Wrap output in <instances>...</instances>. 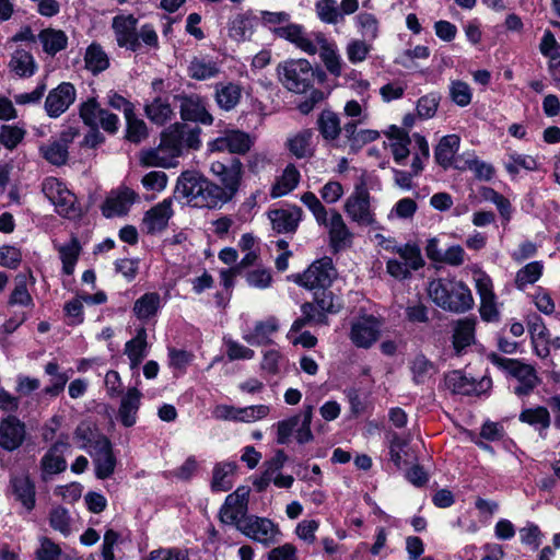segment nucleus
Returning <instances> with one entry per match:
<instances>
[{
	"label": "nucleus",
	"instance_id": "obj_25",
	"mask_svg": "<svg viewBox=\"0 0 560 560\" xmlns=\"http://www.w3.org/2000/svg\"><path fill=\"white\" fill-rule=\"evenodd\" d=\"M90 456L95 466V475L98 479L109 478L116 467V458L109 440H101L96 448L90 450Z\"/></svg>",
	"mask_w": 560,
	"mask_h": 560
},
{
	"label": "nucleus",
	"instance_id": "obj_1",
	"mask_svg": "<svg viewBox=\"0 0 560 560\" xmlns=\"http://www.w3.org/2000/svg\"><path fill=\"white\" fill-rule=\"evenodd\" d=\"M200 133L197 126L176 122L162 132L158 148L141 152L140 161L145 166L173 167L185 149L200 148Z\"/></svg>",
	"mask_w": 560,
	"mask_h": 560
},
{
	"label": "nucleus",
	"instance_id": "obj_24",
	"mask_svg": "<svg viewBox=\"0 0 560 560\" xmlns=\"http://www.w3.org/2000/svg\"><path fill=\"white\" fill-rule=\"evenodd\" d=\"M172 215V200L164 199L145 212L142 220L143 230L149 234L162 232L167 226Z\"/></svg>",
	"mask_w": 560,
	"mask_h": 560
},
{
	"label": "nucleus",
	"instance_id": "obj_13",
	"mask_svg": "<svg viewBox=\"0 0 560 560\" xmlns=\"http://www.w3.org/2000/svg\"><path fill=\"white\" fill-rule=\"evenodd\" d=\"M476 289L480 296V316L486 322H495L499 319L500 313L498 310L495 294L493 292V284L491 278L482 272H475L474 276Z\"/></svg>",
	"mask_w": 560,
	"mask_h": 560
},
{
	"label": "nucleus",
	"instance_id": "obj_41",
	"mask_svg": "<svg viewBox=\"0 0 560 560\" xmlns=\"http://www.w3.org/2000/svg\"><path fill=\"white\" fill-rule=\"evenodd\" d=\"M38 40L43 50L50 56H55L63 50L68 44V37L65 32L55 28H45L38 34Z\"/></svg>",
	"mask_w": 560,
	"mask_h": 560
},
{
	"label": "nucleus",
	"instance_id": "obj_63",
	"mask_svg": "<svg viewBox=\"0 0 560 560\" xmlns=\"http://www.w3.org/2000/svg\"><path fill=\"white\" fill-rule=\"evenodd\" d=\"M370 40L362 39H352L347 44L346 54L348 60L351 63H359L366 59L369 52L372 49Z\"/></svg>",
	"mask_w": 560,
	"mask_h": 560
},
{
	"label": "nucleus",
	"instance_id": "obj_39",
	"mask_svg": "<svg viewBox=\"0 0 560 560\" xmlns=\"http://www.w3.org/2000/svg\"><path fill=\"white\" fill-rule=\"evenodd\" d=\"M243 177V165L240 160L234 159L229 164L226 171L218 177L221 182L222 190H224L228 197L232 200L238 191L241 180Z\"/></svg>",
	"mask_w": 560,
	"mask_h": 560
},
{
	"label": "nucleus",
	"instance_id": "obj_23",
	"mask_svg": "<svg viewBox=\"0 0 560 560\" xmlns=\"http://www.w3.org/2000/svg\"><path fill=\"white\" fill-rule=\"evenodd\" d=\"M378 330V323L374 317H361L353 322L350 339L359 348H370L377 340Z\"/></svg>",
	"mask_w": 560,
	"mask_h": 560
},
{
	"label": "nucleus",
	"instance_id": "obj_8",
	"mask_svg": "<svg viewBox=\"0 0 560 560\" xmlns=\"http://www.w3.org/2000/svg\"><path fill=\"white\" fill-rule=\"evenodd\" d=\"M237 530L245 537L261 544L265 548H269L279 542L282 536L278 524L270 518L253 514L241 521Z\"/></svg>",
	"mask_w": 560,
	"mask_h": 560
},
{
	"label": "nucleus",
	"instance_id": "obj_19",
	"mask_svg": "<svg viewBox=\"0 0 560 560\" xmlns=\"http://www.w3.org/2000/svg\"><path fill=\"white\" fill-rule=\"evenodd\" d=\"M26 436L25 424L14 416H8L0 421V447L12 452L18 450Z\"/></svg>",
	"mask_w": 560,
	"mask_h": 560
},
{
	"label": "nucleus",
	"instance_id": "obj_10",
	"mask_svg": "<svg viewBox=\"0 0 560 560\" xmlns=\"http://www.w3.org/2000/svg\"><path fill=\"white\" fill-rule=\"evenodd\" d=\"M42 191L60 215L71 219L79 214L75 207V196L58 178H45L42 184Z\"/></svg>",
	"mask_w": 560,
	"mask_h": 560
},
{
	"label": "nucleus",
	"instance_id": "obj_48",
	"mask_svg": "<svg viewBox=\"0 0 560 560\" xmlns=\"http://www.w3.org/2000/svg\"><path fill=\"white\" fill-rule=\"evenodd\" d=\"M410 371L415 384L427 383L435 374V366L425 355L417 354L410 361Z\"/></svg>",
	"mask_w": 560,
	"mask_h": 560
},
{
	"label": "nucleus",
	"instance_id": "obj_14",
	"mask_svg": "<svg viewBox=\"0 0 560 560\" xmlns=\"http://www.w3.org/2000/svg\"><path fill=\"white\" fill-rule=\"evenodd\" d=\"M318 225L327 230L329 245L335 252L343 249L351 244L353 234L347 226L342 215L336 209H329L328 215L325 217L324 222H319Z\"/></svg>",
	"mask_w": 560,
	"mask_h": 560
},
{
	"label": "nucleus",
	"instance_id": "obj_37",
	"mask_svg": "<svg viewBox=\"0 0 560 560\" xmlns=\"http://www.w3.org/2000/svg\"><path fill=\"white\" fill-rule=\"evenodd\" d=\"M43 159L52 165H63L68 160V143L65 139L49 140L38 148Z\"/></svg>",
	"mask_w": 560,
	"mask_h": 560
},
{
	"label": "nucleus",
	"instance_id": "obj_22",
	"mask_svg": "<svg viewBox=\"0 0 560 560\" xmlns=\"http://www.w3.org/2000/svg\"><path fill=\"white\" fill-rule=\"evenodd\" d=\"M9 492L26 511L31 512L35 508V485L27 474L11 476Z\"/></svg>",
	"mask_w": 560,
	"mask_h": 560
},
{
	"label": "nucleus",
	"instance_id": "obj_46",
	"mask_svg": "<svg viewBox=\"0 0 560 560\" xmlns=\"http://www.w3.org/2000/svg\"><path fill=\"white\" fill-rule=\"evenodd\" d=\"M300 177L301 175L298 168L292 164L288 165L280 178L272 186L270 192L271 197L279 198L292 191L298 186Z\"/></svg>",
	"mask_w": 560,
	"mask_h": 560
},
{
	"label": "nucleus",
	"instance_id": "obj_28",
	"mask_svg": "<svg viewBox=\"0 0 560 560\" xmlns=\"http://www.w3.org/2000/svg\"><path fill=\"white\" fill-rule=\"evenodd\" d=\"M141 396V393L136 387L129 388L122 396L118 409V419L124 427L130 428L136 424Z\"/></svg>",
	"mask_w": 560,
	"mask_h": 560
},
{
	"label": "nucleus",
	"instance_id": "obj_45",
	"mask_svg": "<svg viewBox=\"0 0 560 560\" xmlns=\"http://www.w3.org/2000/svg\"><path fill=\"white\" fill-rule=\"evenodd\" d=\"M56 248L62 262V272L68 276L72 275L81 252L80 242L75 236H72L67 244L59 245Z\"/></svg>",
	"mask_w": 560,
	"mask_h": 560
},
{
	"label": "nucleus",
	"instance_id": "obj_40",
	"mask_svg": "<svg viewBox=\"0 0 560 560\" xmlns=\"http://www.w3.org/2000/svg\"><path fill=\"white\" fill-rule=\"evenodd\" d=\"M147 330L140 328L137 330L136 337L129 340L125 346V353L130 361V368L137 369L142 360L147 357Z\"/></svg>",
	"mask_w": 560,
	"mask_h": 560
},
{
	"label": "nucleus",
	"instance_id": "obj_29",
	"mask_svg": "<svg viewBox=\"0 0 560 560\" xmlns=\"http://www.w3.org/2000/svg\"><path fill=\"white\" fill-rule=\"evenodd\" d=\"M67 447V441L59 440L46 452L40 460L44 475H55L66 470L67 462L63 458V452Z\"/></svg>",
	"mask_w": 560,
	"mask_h": 560
},
{
	"label": "nucleus",
	"instance_id": "obj_3",
	"mask_svg": "<svg viewBox=\"0 0 560 560\" xmlns=\"http://www.w3.org/2000/svg\"><path fill=\"white\" fill-rule=\"evenodd\" d=\"M428 295L436 306L452 313H465L474 306L470 289L456 278L432 279L428 284Z\"/></svg>",
	"mask_w": 560,
	"mask_h": 560
},
{
	"label": "nucleus",
	"instance_id": "obj_57",
	"mask_svg": "<svg viewBox=\"0 0 560 560\" xmlns=\"http://www.w3.org/2000/svg\"><path fill=\"white\" fill-rule=\"evenodd\" d=\"M315 12L317 18L326 24H338L342 21V13L335 0H317Z\"/></svg>",
	"mask_w": 560,
	"mask_h": 560
},
{
	"label": "nucleus",
	"instance_id": "obj_50",
	"mask_svg": "<svg viewBox=\"0 0 560 560\" xmlns=\"http://www.w3.org/2000/svg\"><path fill=\"white\" fill-rule=\"evenodd\" d=\"M236 470L235 463H220L213 468L212 488L217 491H229L232 486V476Z\"/></svg>",
	"mask_w": 560,
	"mask_h": 560
},
{
	"label": "nucleus",
	"instance_id": "obj_18",
	"mask_svg": "<svg viewBox=\"0 0 560 560\" xmlns=\"http://www.w3.org/2000/svg\"><path fill=\"white\" fill-rule=\"evenodd\" d=\"M75 100V89L69 82H62L51 90L45 101V109L49 117H59Z\"/></svg>",
	"mask_w": 560,
	"mask_h": 560
},
{
	"label": "nucleus",
	"instance_id": "obj_35",
	"mask_svg": "<svg viewBox=\"0 0 560 560\" xmlns=\"http://www.w3.org/2000/svg\"><path fill=\"white\" fill-rule=\"evenodd\" d=\"M313 131L310 129L301 130L287 140V148L296 159L311 158L314 153Z\"/></svg>",
	"mask_w": 560,
	"mask_h": 560
},
{
	"label": "nucleus",
	"instance_id": "obj_17",
	"mask_svg": "<svg viewBox=\"0 0 560 560\" xmlns=\"http://www.w3.org/2000/svg\"><path fill=\"white\" fill-rule=\"evenodd\" d=\"M303 211L296 206L269 210L267 217L278 234H293L302 220Z\"/></svg>",
	"mask_w": 560,
	"mask_h": 560
},
{
	"label": "nucleus",
	"instance_id": "obj_54",
	"mask_svg": "<svg viewBox=\"0 0 560 560\" xmlns=\"http://www.w3.org/2000/svg\"><path fill=\"white\" fill-rule=\"evenodd\" d=\"M254 18L246 14H238L232 20L229 28V34L235 40H246L252 37L254 33Z\"/></svg>",
	"mask_w": 560,
	"mask_h": 560
},
{
	"label": "nucleus",
	"instance_id": "obj_7",
	"mask_svg": "<svg viewBox=\"0 0 560 560\" xmlns=\"http://www.w3.org/2000/svg\"><path fill=\"white\" fill-rule=\"evenodd\" d=\"M491 362L506 371L514 377L518 385L514 387V394L517 396H526L533 392L538 384V377L535 369L515 359L500 357L495 353L489 355Z\"/></svg>",
	"mask_w": 560,
	"mask_h": 560
},
{
	"label": "nucleus",
	"instance_id": "obj_5",
	"mask_svg": "<svg viewBox=\"0 0 560 560\" xmlns=\"http://www.w3.org/2000/svg\"><path fill=\"white\" fill-rule=\"evenodd\" d=\"M395 254L399 259H387L386 271L399 281L410 278L413 271L421 269L425 264L421 249L416 243L400 244Z\"/></svg>",
	"mask_w": 560,
	"mask_h": 560
},
{
	"label": "nucleus",
	"instance_id": "obj_30",
	"mask_svg": "<svg viewBox=\"0 0 560 560\" xmlns=\"http://www.w3.org/2000/svg\"><path fill=\"white\" fill-rule=\"evenodd\" d=\"M163 299L158 292H147L136 300L132 312L140 320H150L163 307Z\"/></svg>",
	"mask_w": 560,
	"mask_h": 560
},
{
	"label": "nucleus",
	"instance_id": "obj_11",
	"mask_svg": "<svg viewBox=\"0 0 560 560\" xmlns=\"http://www.w3.org/2000/svg\"><path fill=\"white\" fill-rule=\"evenodd\" d=\"M80 117L84 124L91 128L101 127L104 131L112 135L116 133L118 130V116L101 107L100 103L94 97L88 98L81 104Z\"/></svg>",
	"mask_w": 560,
	"mask_h": 560
},
{
	"label": "nucleus",
	"instance_id": "obj_36",
	"mask_svg": "<svg viewBox=\"0 0 560 560\" xmlns=\"http://www.w3.org/2000/svg\"><path fill=\"white\" fill-rule=\"evenodd\" d=\"M101 440H108L100 433L94 424L88 421L81 422L74 431V441L78 446L90 453V450L96 448Z\"/></svg>",
	"mask_w": 560,
	"mask_h": 560
},
{
	"label": "nucleus",
	"instance_id": "obj_6",
	"mask_svg": "<svg viewBox=\"0 0 560 560\" xmlns=\"http://www.w3.org/2000/svg\"><path fill=\"white\" fill-rule=\"evenodd\" d=\"M371 200L369 189L361 183L354 186L353 191L346 199L343 211L351 222L361 226H372L376 224V215Z\"/></svg>",
	"mask_w": 560,
	"mask_h": 560
},
{
	"label": "nucleus",
	"instance_id": "obj_16",
	"mask_svg": "<svg viewBox=\"0 0 560 560\" xmlns=\"http://www.w3.org/2000/svg\"><path fill=\"white\" fill-rule=\"evenodd\" d=\"M138 20L132 14L116 15L112 21V28L115 34L117 45L136 51L140 47L137 33Z\"/></svg>",
	"mask_w": 560,
	"mask_h": 560
},
{
	"label": "nucleus",
	"instance_id": "obj_44",
	"mask_svg": "<svg viewBox=\"0 0 560 560\" xmlns=\"http://www.w3.org/2000/svg\"><path fill=\"white\" fill-rule=\"evenodd\" d=\"M44 370L51 377L50 384L44 388V393L56 397L63 392L70 377L67 372L60 371L59 364L56 361H49Z\"/></svg>",
	"mask_w": 560,
	"mask_h": 560
},
{
	"label": "nucleus",
	"instance_id": "obj_56",
	"mask_svg": "<svg viewBox=\"0 0 560 560\" xmlns=\"http://www.w3.org/2000/svg\"><path fill=\"white\" fill-rule=\"evenodd\" d=\"M317 124L320 135L326 140H336L341 132L340 119L330 110L323 112Z\"/></svg>",
	"mask_w": 560,
	"mask_h": 560
},
{
	"label": "nucleus",
	"instance_id": "obj_21",
	"mask_svg": "<svg viewBox=\"0 0 560 560\" xmlns=\"http://www.w3.org/2000/svg\"><path fill=\"white\" fill-rule=\"evenodd\" d=\"M446 387L454 394L459 395H478L485 386L491 385V380L483 377L479 383L468 377L462 371L455 370L445 376Z\"/></svg>",
	"mask_w": 560,
	"mask_h": 560
},
{
	"label": "nucleus",
	"instance_id": "obj_34",
	"mask_svg": "<svg viewBox=\"0 0 560 560\" xmlns=\"http://www.w3.org/2000/svg\"><path fill=\"white\" fill-rule=\"evenodd\" d=\"M242 97V88L237 83H218L215 84L214 100L218 106L223 110H232L240 103Z\"/></svg>",
	"mask_w": 560,
	"mask_h": 560
},
{
	"label": "nucleus",
	"instance_id": "obj_62",
	"mask_svg": "<svg viewBox=\"0 0 560 560\" xmlns=\"http://www.w3.org/2000/svg\"><path fill=\"white\" fill-rule=\"evenodd\" d=\"M9 305H22V306H31L33 305V299L28 293L26 287V277L19 275L15 278V287L10 294Z\"/></svg>",
	"mask_w": 560,
	"mask_h": 560
},
{
	"label": "nucleus",
	"instance_id": "obj_31",
	"mask_svg": "<svg viewBox=\"0 0 560 560\" xmlns=\"http://www.w3.org/2000/svg\"><path fill=\"white\" fill-rule=\"evenodd\" d=\"M136 199V194L124 189L110 195L103 205L102 211L106 218L126 214Z\"/></svg>",
	"mask_w": 560,
	"mask_h": 560
},
{
	"label": "nucleus",
	"instance_id": "obj_53",
	"mask_svg": "<svg viewBox=\"0 0 560 560\" xmlns=\"http://www.w3.org/2000/svg\"><path fill=\"white\" fill-rule=\"evenodd\" d=\"M145 114L152 122L164 125L171 120L173 109L167 101L156 97L150 104L145 105Z\"/></svg>",
	"mask_w": 560,
	"mask_h": 560
},
{
	"label": "nucleus",
	"instance_id": "obj_59",
	"mask_svg": "<svg viewBox=\"0 0 560 560\" xmlns=\"http://www.w3.org/2000/svg\"><path fill=\"white\" fill-rule=\"evenodd\" d=\"M314 302L325 315L338 313L342 307L341 300L336 296L328 288L316 290Z\"/></svg>",
	"mask_w": 560,
	"mask_h": 560
},
{
	"label": "nucleus",
	"instance_id": "obj_33",
	"mask_svg": "<svg viewBox=\"0 0 560 560\" xmlns=\"http://www.w3.org/2000/svg\"><path fill=\"white\" fill-rule=\"evenodd\" d=\"M476 320L463 318L456 322L453 330V347L457 355L475 342Z\"/></svg>",
	"mask_w": 560,
	"mask_h": 560
},
{
	"label": "nucleus",
	"instance_id": "obj_20",
	"mask_svg": "<svg viewBox=\"0 0 560 560\" xmlns=\"http://www.w3.org/2000/svg\"><path fill=\"white\" fill-rule=\"evenodd\" d=\"M252 141L247 133L240 130H228L222 136L209 142V150L212 152H224L243 154L250 149Z\"/></svg>",
	"mask_w": 560,
	"mask_h": 560
},
{
	"label": "nucleus",
	"instance_id": "obj_58",
	"mask_svg": "<svg viewBox=\"0 0 560 560\" xmlns=\"http://www.w3.org/2000/svg\"><path fill=\"white\" fill-rule=\"evenodd\" d=\"M505 170L510 175H516L521 170L536 171L538 168L537 160L527 154L511 153L504 163Z\"/></svg>",
	"mask_w": 560,
	"mask_h": 560
},
{
	"label": "nucleus",
	"instance_id": "obj_32",
	"mask_svg": "<svg viewBox=\"0 0 560 560\" xmlns=\"http://www.w3.org/2000/svg\"><path fill=\"white\" fill-rule=\"evenodd\" d=\"M231 199L221 186L214 184L205 177L202 191L196 199V207L200 208H220Z\"/></svg>",
	"mask_w": 560,
	"mask_h": 560
},
{
	"label": "nucleus",
	"instance_id": "obj_15",
	"mask_svg": "<svg viewBox=\"0 0 560 560\" xmlns=\"http://www.w3.org/2000/svg\"><path fill=\"white\" fill-rule=\"evenodd\" d=\"M179 113L183 120L200 122L210 126L213 122L212 115L207 109V103L198 94L179 95Z\"/></svg>",
	"mask_w": 560,
	"mask_h": 560
},
{
	"label": "nucleus",
	"instance_id": "obj_4",
	"mask_svg": "<svg viewBox=\"0 0 560 560\" xmlns=\"http://www.w3.org/2000/svg\"><path fill=\"white\" fill-rule=\"evenodd\" d=\"M277 74L282 85L294 93L302 94L308 91L316 75L325 78L323 71H316L306 59H289L278 65Z\"/></svg>",
	"mask_w": 560,
	"mask_h": 560
},
{
	"label": "nucleus",
	"instance_id": "obj_9",
	"mask_svg": "<svg viewBox=\"0 0 560 560\" xmlns=\"http://www.w3.org/2000/svg\"><path fill=\"white\" fill-rule=\"evenodd\" d=\"M337 272L329 257L314 261L302 273L292 275L291 279L301 287L308 290L329 288L336 278Z\"/></svg>",
	"mask_w": 560,
	"mask_h": 560
},
{
	"label": "nucleus",
	"instance_id": "obj_49",
	"mask_svg": "<svg viewBox=\"0 0 560 560\" xmlns=\"http://www.w3.org/2000/svg\"><path fill=\"white\" fill-rule=\"evenodd\" d=\"M219 72L220 68L217 62L203 58H194L188 66L189 77L199 81L214 78Z\"/></svg>",
	"mask_w": 560,
	"mask_h": 560
},
{
	"label": "nucleus",
	"instance_id": "obj_47",
	"mask_svg": "<svg viewBox=\"0 0 560 560\" xmlns=\"http://www.w3.org/2000/svg\"><path fill=\"white\" fill-rule=\"evenodd\" d=\"M518 419L521 422L536 428L539 432L546 431L551 423L548 409L541 406L524 409L520 413Z\"/></svg>",
	"mask_w": 560,
	"mask_h": 560
},
{
	"label": "nucleus",
	"instance_id": "obj_42",
	"mask_svg": "<svg viewBox=\"0 0 560 560\" xmlns=\"http://www.w3.org/2000/svg\"><path fill=\"white\" fill-rule=\"evenodd\" d=\"M460 139L457 135L444 136L435 148L436 162L444 168L448 167L459 149Z\"/></svg>",
	"mask_w": 560,
	"mask_h": 560
},
{
	"label": "nucleus",
	"instance_id": "obj_64",
	"mask_svg": "<svg viewBox=\"0 0 560 560\" xmlns=\"http://www.w3.org/2000/svg\"><path fill=\"white\" fill-rule=\"evenodd\" d=\"M25 130L19 126L3 125L0 130V143L8 150L15 149L23 140Z\"/></svg>",
	"mask_w": 560,
	"mask_h": 560
},
{
	"label": "nucleus",
	"instance_id": "obj_60",
	"mask_svg": "<svg viewBox=\"0 0 560 560\" xmlns=\"http://www.w3.org/2000/svg\"><path fill=\"white\" fill-rule=\"evenodd\" d=\"M354 23L365 40L372 42L378 36V21L374 14L361 12L354 18Z\"/></svg>",
	"mask_w": 560,
	"mask_h": 560
},
{
	"label": "nucleus",
	"instance_id": "obj_2",
	"mask_svg": "<svg viewBox=\"0 0 560 560\" xmlns=\"http://www.w3.org/2000/svg\"><path fill=\"white\" fill-rule=\"evenodd\" d=\"M273 33L285 40L294 44L300 50L307 55L319 52V57L327 71L339 77L342 72V59L335 42L328 40L322 32L306 33L299 24H289L275 28Z\"/></svg>",
	"mask_w": 560,
	"mask_h": 560
},
{
	"label": "nucleus",
	"instance_id": "obj_52",
	"mask_svg": "<svg viewBox=\"0 0 560 560\" xmlns=\"http://www.w3.org/2000/svg\"><path fill=\"white\" fill-rule=\"evenodd\" d=\"M544 265L541 261H532L521 268L515 276V287L525 290L529 284L537 282L542 276Z\"/></svg>",
	"mask_w": 560,
	"mask_h": 560
},
{
	"label": "nucleus",
	"instance_id": "obj_43",
	"mask_svg": "<svg viewBox=\"0 0 560 560\" xmlns=\"http://www.w3.org/2000/svg\"><path fill=\"white\" fill-rule=\"evenodd\" d=\"M9 67L12 72L21 78L32 77L37 69L33 55L23 49L13 52Z\"/></svg>",
	"mask_w": 560,
	"mask_h": 560
},
{
	"label": "nucleus",
	"instance_id": "obj_61",
	"mask_svg": "<svg viewBox=\"0 0 560 560\" xmlns=\"http://www.w3.org/2000/svg\"><path fill=\"white\" fill-rule=\"evenodd\" d=\"M450 97L459 107H466L471 103L472 91L468 83L453 80L450 83Z\"/></svg>",
	"mask_w": 560,
	"mask_h": 560
},
{
	"label": "nucleus",
	"instance_id": "obj_38",
	"mask_svg": "<svg viewBox=\"0 0 560 560\" xmlns=\"http://www.w3.org/2000/svg\"><path fill=\"white\" fill-rule=\"evenodd\" d=\"M389 140L390 151L395 162L398 164H404L410 154L409 145L411 144V138L401 128L393 126L389 132Z\"/></svg>",
	"mask_w": 560,
	"mask_h": 560
},
{
	"label": "nucleus",
	"instance_id": "obj_26",
	"mask_svg": "<svg viewBox=\"0 0 560 560\" xmlns=\"http://www.w3.org/2000/svg\"><path fill=\"white\" fill-rule=\"evenodd\" d=\"M279 329V322L276 317L270 316L266 319L258 320L252 328L243 331V339L252 346H265L272 342V336Z\"/></svg>",
	"mask_w": 560,
	"mask_h": 560
},
{
	"label": "nucleus",
	"instance_id": "obj_51",
	"mask_svg": "<svg viewBox=\"0 0 560 560\" xmlns=\"http://www.w3.org/2000/svg\"><path fill=\"white\" fill-rule=\"evenodd\" d=\"M296 419V427L294 429L295 439L300 444L311 442L313 433L311 423L313 419V407L304 406L300 413L293 416Z\"/></svg>",
	"mask_w": 560,
	"mask_h": 560
},
{
	"label": "nucleus",
	"instance_id": "obj_27",
	"mask_svg": "<svg viewBox=\"0 0 560 560\" xmlns=\"http://www.w3.org/2000/svg\"><path fill=\"white\" fill-rule=\"evenodd\" d=\"M205 176L198 172L186 171L177 179L176 192L186 200L187 203L196 207V199L202 191Z\"/></svg>",
	"mask_w": 560,
	"mask_h": 560
},
{
	"label": "nucleus",
	"instance_id": "obj_55",
	"mask_svg": "<svg viewBox=\"0 0 560 560\" xmlns=\"http://www.w3.org/2000/svg\"><path fill=\"white\" fill-rule=\"evenodd\" d=\"M84 61L86 69L95 74L106 70L109 66L106 52L96 44H92L88 47Z\"/></svg>",
	"mask_w": 560,
	"mask_h": 560
},
{
	"label": "nucleus",
	"instance_id": "obj_12",
	"mask_svg": "<svg viewBox=\"0 0 560 560\" xmlns=\"http://www.w3.org/2000/svg\"><path fill=\"white\" fill-rule=\"evenodd\" d=\"M248 497L249 488L247 487H238L233 493L229 494L220 509L221 522L235 525L238 529L241 521L248 516Z\"/></svg>",
	"mask_w": 560,
	"mask_h": 560
}]
</instances>
